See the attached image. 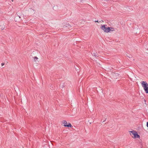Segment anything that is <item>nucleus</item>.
I'll use <instances>...</instances> for the list:
<instances>
[{
  "instance_id": "nucleus-7",
  "label": "nucleus",
  "mask_w": 148,
  "mask_h": 148,
  "mask_svg": "<svg viewBox=\"0 0 148 148\" xmlns=\"http://www.w3.org/2000/svg\"><path fill=\"white\" fill-rule=\"evenodd\" d=\"M4 64H5L4 63H2L1 64V65H2V66H3V65H4Z\"/></svg>"
},
{
  "instance_id": "nucleus-1",
  "label": "nucleus",
  "mask_w": 148,
  "mask_h": 148,
  "mask_svg": "<svg viewBox=\"0 0 148 148\" xmlns=\"http://www.w3.org/2000/svg\"><path fill=\"white\" fill-rule=\"evenodd\" d=\"M106 25H102L101 28L105 32L108 33L110 31H114V28L112 27H106Z\"/></svg>"
},
{
  "instance_id": "nucleus-10",
  "label": "nucleus",
  "mask_w": 148,
  "mask_h": 148,
  "mask_svg": "<svg viewBox=\"0 0 148 148\" xmlns=\"http://www.w3.org/2000/svg\"><path fill=\"white\" fill-rule=\"evenodd\" d=\"M144 103L145 104H146V100H145V99H144Z\"/></svg>"
},
{
  "instance_id": "nucleus-4",
  "label": "nucleus",
  "mask_w": 148,
  "mask_h": 148,
  "mask_svg": "<svg viewBox=\"0 0 148 148\" xmlns=\"http://www.w3.org/2000/svg\"><path fill=\"white\" fill-rule=\"evenodd\" d=\"M130 132L134 135V138H140V136L137 134V133L136 132L134 131H130Z\"/></svg>"
},
{
  "instance_id": "nucleus-9",
  "label": "nucleus",
  "mask_w": 148,
  "mask_h": 148,
  "mask_svg": "<svg viewBox=\"0 0 148 148\" xmlns=\"http://www.w3.org/2000/svg\"><path fill=\"white\" fill-rule=\"evenodd\" d=\"M94 56H96V54L95 53H94Z\"/></svg>"
},
{
  "instance_id": "nucleus-6",
  "label": "nucleus",
  "mask_w": 148,
  "mask_h": 148,
  "mask_svg": "<svg viewBox=\"0 0 148 148\" xmlns=\"http://www.w3.org/2000/svg\"><path fill=\"white\" fill-rule=\"evenodd\" d=\"M47 146H48L47 145H46V146H44L42 148H47Z\"/></svg>"
},
{
  "instance_id": "nucleus-11",
  "label": "nucleus",
  "mask_w": 148,
  "mask_h": 148,
  "mask_svg": "<svg viewBox=\"0 0 148 148\" xmlns=\"http://www.w3.org/2000/svg\"><path fill=\"white\" fill-rule=\"evenodd\" d=\"M95 22H98V21H95Z\"/></svg>"
},
{
  "instance_id": "nucleus-8",
  "label": "nucleus",
  "mask_w": 148,
  "mask_h": 148,
  "mask_svg": "<svg viewBox=\"0 0 148 148\" xmlns=\"http://www.w3.org/2000/svg\"><path fill=\"white\" fill-rule=\"evenodd\" d=\"M147 127H148V122H147Z\"/></svg>"
},
{
  "instance_id": "nucleus-3",
  "label": "nucleus",
  "mask_w": 148,
  "mask_h": 148,
  "mask_svg": "<svg viewBox=\"0 0 148 148\" xmlns=\"http://www.w3.org/2000/svg\"><path fill=\"white\" fill-rule=\"evenodd\" d=\"M62 123L63 124V125L65 127H72V125L70 123H69V124L67 125V122L66 121H63Z\"/></svg>"
},
{
  "instance_id": "nucleus-2",
  "label": "nucleus",
  "mask_w": 148,
  "mask_h": 148,
  "mask_svg": "<svg viewBox=\"0 0 148 148\" xmlns=\"http://www.w3.org/2000/svg\"><path fill=\"white\" fill-rule=\"evenodd\" d=\"M141 83L146 93H148V84L146 82L144 81L141 82Z\"/></svg>"
},
{
  "instance_id": "nucleus-5",
  "label": "nucleus",
  "mask_w": 148,
  "mask_h": 148,
  "mask_svg": "<svg viewBox=\"0 0 148 148\" xmlns=\"http://www.w3.org/2000/svg\"><path fill=\"white\" fill-rule=\"evenodd\" d=\"M34 60L35 62L36 61V60L38 59V58L37 57H34Z\"/></svg>"
},
{
  "instance_id": "nucleus-12",
  "label": "nucleus",
  "mask_w": 148,
  "mask_h": 148,
  "mask_svg": "<svg viewBox=\"0 0 148 148\" xmlns=\"http://www.w3.org/2000/svg\"><path fill=\"white\" fill-rule=\"evenodd\" d=\"M2 28H3V29H4V27H2Z\"/></svg>"
}]
</instances>
